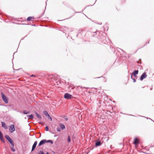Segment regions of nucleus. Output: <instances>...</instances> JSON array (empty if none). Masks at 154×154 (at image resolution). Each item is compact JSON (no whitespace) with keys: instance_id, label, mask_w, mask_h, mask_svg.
I'll return each instance as SVG.
<instances>
[{"instance_id":"393cba45","label":"nucleus","mask_w":154,"mask_h":154,"mask_svg":"<svg viewBox=\"0 0 154 154\" xmlns=\"http://www.w3.org/2000/svg\"><path fill=\"white\" fill-rule=\"evenodd\" d=\"M38 154H44V152L42 151H40L38 152Z\"/></svg>"},{"instance_id":"f257e3e1","label":"nucleus","mask_w":154,"mask_h":154,"mask_svg":"<svg viewBox=\"0 0 154 154\" xmlns=\"http://www.w3.org/2000/svg\"><path fill=\"white\" fill-rule=\"evenodd\" d=\"M48 79L49 81L51 82V85L55 86V87L60 84V78L59 76L57 75H49Z\"/></svg>"},{"instance_id":"5701e85b","label":"nucleus","mask_w":154,"mask_h":154,"mask_svg":"<svg viewBox=\"0 0 154 154\" xmlns=\"http://www.w3.org/2000/svg\"><path fill=\"white\" fill-rule=\"evenodd\" d=\"M3 137V135H2V134L0 130V138H1L2 137Z\"/></svg>"},{"instance_id":"7ed1b4c3","label":"nucleus","mask_w":154,"mask_h":154,"mask_svg":"<svg viewBox=\"0 0 154 154\" xmlns=\"http://www.w3.org/2000/svg\"><path fill=\"white\" fill-rule=\"evenodd\" d=\"M1 94H2V99L4 101V102L5 103H8V99L7 98V97L2 92L1 93Z\"/></svg>"},{"instance_id":"20e7f679","label":"nucleus","mask_w":154,"mask_h":154,"mask_svg":"<svg viewBox=\"0 0 154 154\" xmlns=\"http://www.w3.org/2000/svg\"><path fill=\"white\" fill-rule=\"evenodd\" d=\"M73 96L72 95L68 93H65L64 95V97L65 99H69L72 98Z\"/></svg>"},{"instance_id":"a878e982","label":"nucleus","mask_w":154,"mask_h":154,"mask_svg":"<svg viewBox=\"0 0 154 154\" xmlns=\"http://www.w3.org/2000/svg\"><path fill=\"white\" fill-rule=\"evenodd\" d=\"M29 113V112H27L26 110L23 111V113L25 114H27Z\"/></svg>"},{"instance_id":"2eb2a0df","label":"nucleus","mask_w":154,"mask_h":154,"mask_svg":"<svg viewBox=\"0 0 154 154\" xmlns=\"http://www.w3.org/2000/svg\"><path fill=\"white\" fill-rule=\"evenodd\" d=\"M27 117H28L29 119H33V115L32 114H31L27 116Z\"/></svg>"},{"instance_id":"4468645a","label":"nucleus","mask_w":154,"mask_h":154,"mask_svg":"<svg viewBox=\"0 0 154 154\" xmlns=\"http://www.w3.org/2000/svg\"><path fill=\"white\" fill-rule=\"evenodd\" d=\"M35 113L37 117L39 119H42V117L40 115H39L38 113H37L36 112H35Z\"/></svg>"},{"instance_id":"aec40b11","label":"nucleus","mask_w":154,"mask_h":154,"mask_svg":"<svg viewBox=\"0 0 154 154\" xmlns=\"http://www.w3.org/2000/svg\"><path fill=\"white\" fill-rule=\"evenodd\" d=\"M67 141L68 143H69L71 142V139L69 136H68V138L67 139Z\"/></svg>"},{"instance_id":"f8f14e48","label":"nucleus","mask_w":154,"mask_h":154,"mask_svg":"<svg viewBox=\"0 0 154 154\" xmlns=\"http://www.w3.org/2000/svg\"><path fill=\"white\" fill-rule=\"evenodd\" d=\"M139 141L136 138L134 140V144L135 145H137V144H138L139 143Z\"/></svg>"},{"instance_id":"39448f33","label":"nucleus","mask_w":154,"mask_h":154,"mask_svg":"<svg viewBox=\"0 0 154 154\" xmlns=\"http://www.w3.org/2000/svg\"><path fill=\"white\" fill-rule=\"evenodd\" d=\"M9 130L11 133L15 131V128L14 125H11L10 126Z\"/></svg>"},{"instance_id":"c85d7f7f","label":"nucleus","mask_w":154,"mask_h":154,"mask_svg":"<svg viewBox=\"0 0 154 154\" xmlns=\"http://www.w3.org/2000/svg\"><path fill=\"white\" fill-rule=\"evenodd\" d=\"M132 79H133V82H136V80H135V79H134H134H133V78H132Z\"/></svg>"},{"instance_id":"72a5a7b5","label":"nucleus","mask_w":154,"mask_h":154,"mask_svg":"<svg viewBox=\"0 0 154 154\" xmlns=\"http://www.w3.org/2000/svg\"><path fill=\"white\" fill-rule=\"evenodd\" d=\"M152 88H151L150 89V90H152Z\"/></svg>"},{"instance_id":"c9c22d12","label":"nucleus","mask_w":154,"mask_h":154,"mask_svg":"<svg viewBox=\"0 0 154 154\" xmlns=\"http://www.w3.org/2000/svg\"><path fill=\"white\" fill-rule=\"evenodd\" d=\"M113 102H115V101H113Z\"/></svg>"},{"instance_id":"423d86ee","label":"nucleus","mask_w":154,"mask_h":154,"mask_svg":"<svg viewBox=\"0 0 154 154\" xmlns=\"http://www.w3.org/2000/svg\"><path fill=\"white\" fill-rule=\"evenodd\" d=\"M147 75L145 72H144L141 75L140 79L141 81H142L144 79L146 78Z\"/></svg>"},{"instance_id":"b1692460","label":"nucleus","mask_w":154,"mask_h":154,"mask_svg":"<svg viewBox=\"0 0 154 154\" xmlns=\"http://www.w3.org/2000/svg\"><path fill=\"white\" fill-rule=\"evenodd\" d=\"M48 119H50V120L51 121H52V118L51 117L49 116V115H48Z\"/></svg>"},{"instance_id":"ddd939ff","label":"nucleus","mask_w":154,"mask_h":154,"mask_svg":"<svg viewBox=\"0 0 154 154\" xmlns=\"http://www.w3.org/2000/svg\"><path fill=\"white\" fill-rule=\"evenodd\" d=\"M95 146H98L101 145V142L100 141H97L95 143Z\"/></svg>"},{"instance_id":"473e14b6","label":"nucleus","mask_w":154,"mask_h":154,"mask_svg":"<svg viewBox=\"0 0 154 154\" xmlns=\"http://www.w3.org/2000/svg\"><path fill=\"white\" fill-rule=\"evenodd\" d=\"M71 89H73L72 87H71Z\"/></svg>"},{"instance_id":"0eeeda50","label":"nucleus","mask_w":154,"mask_h":154,"mask_svg":"<svg viewBox=\"0 0 154 154\" xmlns=\"http://www.w3.org/2000/svg\"><path fill=\"white\" fill-rule=\"evenodd\" d=\"M138 70H135L134 72L132 73L131 74V78H132L133 75L134 76V77H136L137 76L136 75L138 74Z\"/></svg>"},{"instance_id":"f704fd0d","label":"nucleus","mask_w":154,"mask_h":154,"mask_svg":"<svg viewBox=\"0 0 154 154\" xmlns=\"http://www.w3.org/2000/svg\"><path fill=\"white\" fill-rule=\"evenodd\" d=\"M39 124H42V123L40 122H39Z\"/></svg>"},{"instance_id":"2f4dec72","label":"nucleus","mask_w":154,"mask_h":154,"mask_svg":"<svg viewBox=\"0 0 154 154\" xmlns=\"http://www.w3.org/2000/svg\"><path fill=\"white\" fill-rule=\"evenodd\" d=\"M47 154H49V153L48 152H47Z\"/></svg>"},{"instance_id":"1a4fd4ad","label":"nucleus","mask_w":154,"mask_h":154,"mask_svg":"<svg viewBox=\"0 0 154 154\" xmlns=\"http://www.w3.org/2000/svg\"><path fill=\"white\" fill-rule=\"evenodd\" d=\"M46 140L45 139L41 140L39 143L38 146H40L44 144V143H46Z\"/></svg>"},{"instance_id":"a211bd4d","label":"nucleus","mask_w":154,"mask_h":154,"mask_svg":"<svg viewBox=\"0 0 154 154\" xmlns=\"http://www.w3.org/2000/svg\"><path fill=\"white\" fill-rule=\"evenodd\" d=\"M33 19H34L33 17H29L27 18V20L28 21H30L32 20H33Z\"/></svg>"},{"instance_id":"7c9ffc66","label":"nucleus","mask_w":154,"mask_h":154,"mask_svg":"<svg viewBox=\"0 0 154 154\" xmlns=\"http://www.w3.org/2000/svg\"><path fill=\"white\" fill-rule=\"evenodd\" d=\"M35 75H32L31 76V77H33V76H35Z\"/></svg>"},{"instance_id":"c756f323","label":"nucleus","mask_w":154,"mask_h":154,"mask_svg":"<svg viewBox=\"0 0 154 154\" xmlns=\"http://www.w3.org/2000/svg\"><path fill=\"white\" fill-rule=\"evenodd\" d=\"M65 119L66 121H67V120H68V119L66 117V118H65Z\"/></svg>"},{"instance_id":"6e6552de","label":"nucleus","mask_w":154,"mask_h":154,"mask_svg":"<svg viewBox=\"0 0 154 154\" xmlns=\"http://www.w3.org/2000/svg\"><path fill=\"white\" fill-rule=\"evenodd\" d=\"M37 141H36L34 142V143L32 146V151H33L35 149V148L36 147V146L37 144Z\"/></svg>"},{"instance_id":"4be33fe9","label":"nucleus","mask_w":154,"mask_h":154,"mask_svg":"<svg viewBox=\"0 0 154 154\" xmlns=\"http://www.w3.org/2000/svg\"><path fill=\"white\" fill-rule=\"evenodd\" d=\"M0 139L2 142H3L4 143H5V141L4 140V139L3 137H2L1 138H0Z\"/></svg>"},{"instance_id":"cd10ccee","label":"nucleus","mask_w":154,"mask_h":154,"mask_svg":"<svg viewBox=\"0 0 154 154\" xmlns=\"http://www.w3.org/2000/svg\"><path fill=\"white\" fill-rule=\"evenodd\" d=\"M48 126H47L45 127V130L46 131H48Z\"/></svg>"},{"instance_id":"9b49d317","label":"nucleus","mask_w":154,"mask_h":154,"mask_svg":"<svg viewBox=\"0 0 154 154\" xmlns=\"http://www.w3.org/2000/svg\"><path fill=\"white\" fill-rule=\"evenodd\" d=\"M59 126L60 128H61L62 130H63L65 128V125L62 123L59 124Z\"/></svg>"},{"instance_id":"bb28decb","label":"nucleus","mask_w":154,"mask_h":154,"mask_svg":"<svg viewBox=\"0 0 154 154\" xmlns=\"http://www.w3.org/2000/svg\"><path fill=\"white\" fill-rule=\"evenodd\" d=\"M57 131L59 132L60 131H61V129H60V128L59 127H57Z\"/></svg>"},{"instance_id":"9d476101","label":"nucleus","mask_w":154,"mask_h":154,"mask_svg":"<svg viewBox=\"0 0 154 154\" xmlns=\"http://www.w3.org/2000/svg\"><path fill=\"white\" fill-rule=\"evenodd\" d=\"M2 127L5 129H7L8 128L7 126L5 123L3 122H1Z\"/></svg>"},{"instance_id":"6ab92c4d","label":"nucleus","mask_w":154,"mask_h":154,"mask_svg":"<svg viewBox=\"0 0 154 154\" xmlns=\"http://www.w3.org/2000/svg\"><path fill=\"white\" fill-rule=\"evenodd\" d=\"M46 143H51V144H52L53 143V142L51 140H46Z\"/></svg>"},{"instance_id":"412c9836","label":"nucleus","mask_w":154,"mask_h":154,"mask_svg":"<svg viewBox=\"0 0 154 154\" xmlns=\"http://www.w3.org/2000/svg\"><path fill=\"white\" fill-rule=\"evenodd\" d=\"M14 146H12V147H11V150L13 152H15V149L14 148Z\"/></svg>"},{"instance_id":"f03ea898","label":"nucleus","mask_w":154,"mask_h":154,"mask_svg":"<svg viewBox=\"0 0 154 154\" xmlns=\"http://www.w3.org/2000/svg\"><path fill=\"white\" fill-rule=\"evenodd\" d=\"M5 137L8 141L10 143L11 146H14V144L13 141L9 136L8 135H6L5 136Z\"/></svg>"},{"instance_id":"f3484780","label":"nucleus","mask_w":154,"mask_h":154,"mask_svg":"<svg viewBox=\"0 0 154 154\" xmlns=\"http://www.w3.org/2000/svg\"><path fill=\"white\" fill-rule=\"evenodd\" d=\"M97 89L96 88H95L94 87H91V91H92L93 92V93H94V92H95L96 91H96V90Z\"/></svg>"},{"instance_id":"dca6fc26","label":"nucleus","mask_w":154,"mask_h":154,"mask_svg":"<svg viewBox=\"0 0 154 154\" xmlns=\"http://www.w3.org/2000/svg\"><path fill=\"white\" fill-rule=\"evenodd\" d=\"M45 116H48L49 115L48 112L46 111H44L43 112Z\"/></svg>"}]
</instances>
